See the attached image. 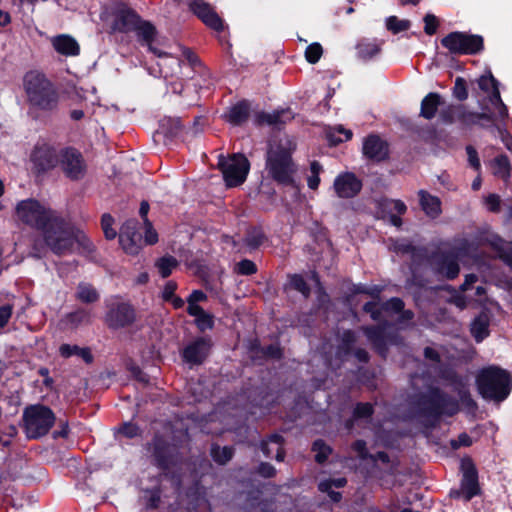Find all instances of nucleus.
<instances>
[{"label": "nucleus", "instance_id": "39", "mask_svg": "<svg viewBox=\"0 0 512 512\" xmlns=\"http://www.w3.org/2000/svg\"><path fill=\"white\" fill-rule=\"evenodd\" d=\"M455 391L457 392L460 402L464 408L469 411H474L477 408L476 402L471 397L467 386L462 381L455 383Z\"/></svg>", "mask_w": 512, "mask_h": 512}, {"label": "nucleus", "instance_id": "25", "mask_svg": "<svg viewBox=\"0 0 512 512\" xmlns=\"http://www.w3.org/2000/svg\"><path fill=\"white\" fill-rule=\"evenodd\" d=\"M363 153L372 160L382 161L388 156V145L380 137L371 135L364 141Z\"/></svg>", "mask_w": 512, "mask_h": 512}, {"label": "nucleus", "instance_id": "29", "mask_svg": "<svg viewBox=\"0 0 512 512\" xmlns=\"http://www.w3.org/2000/svg\"><path fill=\"white\" fill-rule=\"evenodd\" d=\"M420 206L429 217L436 218L441 213V202L425 190L418 191Z\"/></svg>", "mask_w": 512, "mask_h": 512}, {"label": "nucleus", "instance_id": "6", "mask_svg": "<svg viewBox=\"0 0 512 512\" xmlns=\"http://www.w3.org/2000/svg\"><path fill=\"white\" fill-rule=\"evenodd\" d=\"M25 88L31 105L51 110L58 102L57 93L50 81L42 74L30 72L25 76Z\"/></svg>", "mask_w": 512, "mask_h": 512}, {"label": "nucleus", "instance_id": "56", "mask_svg": "<svg viewBox=\"0 0 512 512\" xmlns=\"http://www.w3.org/2000/svg\"><path fill=\"white\" fill-rule=\"evenodd\" d=\"M424 22H425V27H424L425 33L428 35H433L436 32L437 26H438L437 18L433 14H427L424 17Z\"/></svg>", "mask_w": 512, "mask_h": 512}, {"label": "nucleus", "instance_id": "5", "mask_svg": "<svg viewBox=\"0 0 512 512\" xmlns=\"http://www.w3.org/2000/svg\"><path fill=\"white\" fill-rule=\"evenodd\" d=\"M56 214L57 211L34 198L19 201L14 211V217L18 223H22L39 232L46 227Z\"/></svg>", "mask_w": 512, "mask_h": 512}, {"label": "nucleus", "instance_id": "58", "mask_svg": "<svg viewBox=\"0 0 512 512\" xmlns=\"http://www.w3.org/2000/svg\"><path fill=\"white\" fill-rule=\"evenodd\" d=\"M373 413V407L369 403H360L354 410V415L358 418H365L371 416Z\"/></svg>", "mask_w": 512, "mask_h": 512}, {"label": "nucleus", "instance_id": "47", "mask_svg": "<svg viewBox=\"0 0 512 512\" xmlns=\"http://www.w3.org/2000/svg\"><path fill=\"white\" fill-rule=\"evenodd\" d=\"M358 54L362 59H371L380 52V47L376 43H361L357 47Z\"/></svg>", "mask_w": 512, "mask_h": 512}, {"label": "nucleus", "instance_id": "53", "mask_svg": "<svg viewBox=\"0 0 512 512\" xmlns=\"http://www.w3.org/2000/svg\"><path fill=\"white\" fill-rule=\"evenodd\" d=\"M454 96L460 100H466L468 97V91L466 87V81L462 77H457L453 89Z\"/></svg>", "mask_w": 512, "mask_h": 512}, {"label": "nucleus", "instance_id": "16", "mask_svg": "<svg viewBox=\"0 0 512 512\" xmlns=\"http://www.w3.org/2000/svg\"><path fill=\"white\" fill-rule=\"evenodd\" d=\"M190 10L202 20V22L216 31L223 30V21L214 11L213 7L204 0H190Z\"/></svg>", "mask_w": 512, "mask_h": 512}, {"label": "nucleus", "instance_id": "18", "mask_svg": "<svg viewBox=\"0 0 512 512\" xmlns=\"http://www.w3.org/2000/svg\"><path fill=\"white\" fill-rule=\"evenodd\" d=\"M149 449L152 451V456L158 467L168 469L175 463V447L167 443L162 437L156 436Z\"/></svg>", "mask_w": 512, "mask_h": 512}, {"label": "nucleus", "instance_id": "42", "mask_svg": "<svg viewBox=\"0 0 512 512\" xmlns=\"http://www.w3.org/2000/svg\"><path fill=\"white\" fill-rule=\"evenodd\" d=\"M494 245L499 258L512 268V242L499 239Z\"/></svg>", "mask_w": 512, "mask_h": 512}, {"label": "nucleus", "instance_id": "59", "mask_svg": "<svg viewBox=\"0 0 512 512\" xmlns=\"http://www.w3.org/2000/svg\"><path fill=\"white\" fill-rule=\"evenodd\" d=\"M393 249L397 253L401 254H410L413 253L415 247L408 241H397L393 245Z\"/></svg>", "mask_w": 512, "mask_h": 512}, {"label": "nucleus", "instance_id": "36", "mask_svg": "<svg viewBox=\"0 0 512 512\" xmlns=\"http://www.w3.org/2000/svg\"><path fill=\"white\" fill-rule=\"evenodd\" d=\"M59 351L63 357L77 355L80 358H82L86 363H90L93 360V356L88 348H81L77 345L63 344L60 346Z\"/></svg>", "mask_w": 512, "mask_h": 512}, {"label": "nucleus", "instance_id": "54", "mask_svg": "<svg viewBox=\"0 0 512 512\" xmlns=\"http://www.w3.org/2000/svg\"><path fill=\"white\" fill-rule=\"evenodd\" d=\"M195 323L201 331L211 329L214 325L212 315L205 311L195 318Z\"/></svg>", "mask_w": 512, "mask_h": 512}, {"label": "nucleus", "instance_id": "55", "mask_svg": "<svg viewBox=\"0 0 512 512\" xmlns=\"http://www.w3.org/2000/svg\"><path fill=\"white\" fill-rule=\"evenodd\" d=\"M236 271L242 275L254 274L257 270L254 262L248 259H244L236 264Z\"/></svg>", "mask_w": 512, "mask_h": 512}, {"label": "nucleus", "instance_id": "9", "mask_svg": "<svg viewBox=\"0 0 512 512\" xmlns=\"http://www.w3.org/2000/svg\"><path fill=\"white\" fill-rule=\"evenodd\" d=\"M442 45L452 53L475 54L482 50L483 39L478 35L452 32L441 40Z\"/></svg>", "mask_w": 512, "mask_h": 512}, {"label": "nucleus", "instance_id": "44", "mask_svg": "<svg viewBox=\"0 0 512 512\" xmlns=\"http://www.w3.org/2000/svg\"><path fill=\"white\" fill-rule=\"evenodd\" d=\"M68 319L75 327L79 325H88L92 322V316L89 311L80 309L69 314Z\"/></svg>", "mask_w": 512, "mask_h": 512}, {"label": "nucleus", "instance_id": "13", "mask_svg": "<svg viewBox=\"0 0 512 512\" xmlns=\"http://www.w3.org/2000/svg\"><path fill=\"white\" fill-rule=\"evenodd\" d=\"M461 470L463 473L461 487L464 494V500L470 501L480 492L478 473L471 458L462 459Z\"/></svg>", "mask_w": 512, "mask_h": 512}, {"label": "nucleus", "instance_id": "33", "mask_svg": "<svg viewBox=\"0 0 512 512\" xmlns=\"http://www.w3.org/2000/svg\"><path fill=\"white\" fill-rule=\"evenodd\" d=\"M489 318L486 314H481L471 324V333L477 342H481L488 336Z\"/></svg>", "mask_w": 512, "mask_h": 512}, {"label": "nucleus", "instance_id": "20", "mask_svg": "<svg viewBox=\"0 0 512 512\" xmlns=\"http://www.w3.org/2000/svg\"><path fill=\"white\" fill-rule=\"evenodd\" d=\"M356 335L352 331H345L341 338V343L338 346L337 355L344 359L350 354H353L356 359L360 362H368L369 354L363 348H355L356 344Z\"/></svg>", "mask_w": 512, "mask_h": 512}, {"label": "nucleus", "instance_id": "12", "mask_svg": "<svg viewBox=\"0 0 512 512\" xmlns=\"http://www.w3.org/2000/svg\"><path fill=\"white\" fill-rule=\"evenodd\" d=\"M136 220H128L120 230L119 241L123 250L131 255L137 254L142 247V235L137 229Z\"/></svg>", "mask_w": 512, "mask_h": 512}, {"label": "nucleus", "instance_id": "1", "mask_svg": "<svg viewBox=\"0 0 512 512\" xmlns=\"http://www.w3.org/2000/svg\"><path fill=\"white\" fill-rule=\"evenodd\" d=\"M41 235L45 245L59 256L72 253L90 255L95 251L93 243L84 232L58 212L41 231Z\"/></svg>", "mask_w": 512, "mask_h": 512}, {"label": "nucleus", "instance_id": "63", "mask_svg": "<svg viewBox=\"0 0 512 512\" xmlns=\"http://www.w3.org/2000/svg\"><path fill=\"white\" fill-rule=\"evenodd\" d=\"M450 443L452 448L457 449L461 446H470L472 444V439L468 434L462 433L458 436L457 440H451Z\"/></svg>", "mask_w": 512, "mask_h": 512}, {"label": "nucleus", "instance_id": "23", "mask_svg": "<svg viewBox=\"0 0 512 512\" xmlns=\"http://www.w3.org/2000/svg\"><path fill=\"white\" fill-rule=\"evenodd\" d=\"M362 184L354 174L345 173L334 181V189L340 198H352L361 190Z\"/></svg>", "mask_w": 512, "mask_h": 512}, {"label": "nucleus", "instance_id": "30", "mask_svg": "<svg viewBox=\"0 0 512 512\" xmlns=\"http://www.w3.org/2000/svg\"><path fill=\"white\" fill-rule=\"evenodd\" d=\"M441 105V96L438 93L431 92L421 101L420 116L430 120L435 117L438 107Z\"/></svg>", "mask_w": 512, "mask_h": 512}, {"label": "nucleus", "instance_id": "51", "mask_svg": "<svg viewBox=\"0 0 512 512\" xmlns=\"http://www.w3.org/2000/svg\"><path fill=\"white\" fill-rule=\"evenodd\" d=\"M113 218L109 214H104L101 219V225L106 239L112 240L116 237L117 233L112 228Z\"/></svg>", "mask_w": 512, "mask_h": 512}, {"label": "nucleus", "instance_id": "2", "mask_svg": "<svg viewBox=\"0 0 512 512\" xmlns=\"http://www.w3.org/2000/svg\"><path fill=\"white\" fill-rule=\"evenodd\" d=\"M295 143L287 136L269 143L266 154V170L268 175L278 184L295 185L297 166L292 159Z\"/></svg>", "mask_w": 512, "mask_h": 512}, {"label": "nucleus", "instance_id": "24", "mask_svg": "<svg viewBox=\"0 0 512 512\" xmlns=\"http://www.w3.org/2000/svg\"><path fill=\"white\" fill-rule=\"evenodd\" d=\"M404 307V302L400 298H391L390 300L379 303L378 301L367 302L363 309L366 313L370 314L371 318L375 321L382 320L383 311H401Z\"/></svg>", "mask_w": 512, "mask_h": 512}, {"label": "nucleus", "instance_id": "14", "mask_svg": "<svg viewBox=\"0 0 512 512\" xmlns=\"http://www.w3.org/2000/svg\"><path fill=\"white\" fill-rule=\"evenodd\" d=\"M362 330L373 345L374 349L382 356L386 355L388 344L398 345L401 343V340L397 335L387 336L386 324L363 327Z\"/></svg>", "mask_w": 512, "mask_h": 512}, {"label": "nucleus", "instance_id": "22", "mask_svg": "<svg viewBox=\"0 0 512 512\" xmlns=\"http://www.w3.org/2000/svg\"><path fill=\"white\" fill-rule=\"evenodd\" d=\"M435 271L447 278L454 279L460 272L458 258L453 253H440L434 259Z\"/></svg>", "mask_w": 512, "mask_h": 512}, {"label": "nucleus", "instance_id": "38", "mask_svg": "<svg viewBox=\"0 0 512 512\" xmlns=\"http://www.w3.org/2000/svg\"><path fill=\"white\" fill-rule=\"evenodd\" d=\"M178 264L179 263L175 257L166 255L156 260L155 267L161 277L166 278L172 273L173 269H175Z\"/></svg>", "mask_w": 512, "mask_h": 512}, {"label": "nucleus", "instance_id": "31", "mask_svg": "<svg viewBox=\"0 0 512 512\" xmlns=\"http://www.w3.org/2000/svg\"><path fill=\"white\" fill-rule=\"evenodd\" d=\"M249 110L250 107L247 102H240L231 108L229 113L226 115L227 120L234 125H239L247 120Z\"/></svg>", "mask_w": 512, "mask_h": 512}, {"label": "nucleus", "instance_id": "32", "mask_svg": "<svg viewBox=\"0 0 512 512\" xmlns=\"http://www.w3.org/2000/svg\"><path fill=\"white\" fill-rule=\"evenodd\" d=\"M455 110L457 111V119L466 125L476 124L481 119H485L487 121H491L492 119L491 115L488 113L466 111L465 108L461 105L456 106Z\"/></svg>", "mask_w": 512, "mask_h": 512}, {"label": "nucleus", "instance_id": "26", "mask_svg": "<svg viewBox=\"0 0 512 512\" xmlns=\"http://www.w3.org/2000/svg\"><path fill=\"white\" fill-rule=\"evenodd\" d=\"M56 52L64 56H77L80 53L78 42L70 35L61 34L51 38L50 40Z\"/></svg>", "mask_w": 512, "mask_h": 512}, {"label": "nucleus", "instance_id": "8", "mask_svg": "<svg viewBox=\"0 0 512 512\" xmlns=\"http://www.w3.org/2000/svg\"><path fill=\"white\" fill-rule=\"evenodd\" d=\"M218 167L227 186L234 187L245 181L249 171V162L245 156L240 154H234L230 157L220 156Z\"/></svg>", "mask_w": 512, "mask_h": 512}, {"label": "nucleus", "instance_id": "50", "mask_svg": "<svg viewBox=\"0 0 512 512\" xmlns=\"http://www.w3.org/2000/svg\"><path fill=\"white\" fill-rule=\"evenodd\" d=\"M322 47L318 43L310 44L306 51H305V57L309 63H316L319 61L321 55H322Z\"/></svg>", "mask_w": 512, "mask_h": 512}, {"label": "nucleus", "instance_id": "19", "mask_svg": "<svg viewBox=\"0 0 512 512\" xmlns=\"http://www.w3.org/2000/svg\"><path fill=\"white\" fill-rule=\"evenodd\" d=\"M31 160L39 172L55 167L59 161L56 150L46 143L35 146L31 154Z\"/></svg>", "mask_w": 512, "mask_h": 512}, {"label": "nucleus", "instance_id": "7", "mask_svg": "<svg viewBox=\"0 0 512 512\" xmlns=\"http://www.w3.org/2000/svg\"><path fill=\"white\" fill-rule=\"evenodd\" d=\"M23 425L26 436L37 439L46 435L55 422V414L44 405H30L23 411Z\"/></svg>", "mask_w": 512, "mask_h": 512}, {"label": "nucleus", "instance_id": "61", "mask_svg": "<svg viewBox=\"0 0 512 512\" xmlns=\"http://www.w3.org/2000/svg\"><path fill=\"white\" fill-rule=\"evenodd\" d=\"M119 432L128 438H133L138 435L139 428L135 424L128 422L120 427Z\"/></svg>", "mask_w": 512, "mask_h": 512}, {"label": "nucleus", "instance_id": "21", "mask_svg": "<svg viewBox=\"0 0 512 512\" xmlns=\"http://www.w3.org/2000/svg\"><path fill=\"white\" fill-rule=\"evenodd\" d=\"M140 20V16L134 10L123 6L115 12L112 29L123 33L131 32L134 31L137 24L139 25Z\"/></svg>", "mask_w": 512, "mask_h": 512}, {"label": "nucleus", "instance_id": "17", "mask_svg": "<svg viewBox=\"0 0 512 512\" xmlns=\"http://www.w3.org/2000/svg\"><path fill=\"white\" fill-rule=\"evenodd\" d=\"M211 346L212 343L209 338H197L184 348L182 357L189 364L200 365L208 357Z\"/></svg>", "mask_w": 512, "mask_h": 512}, {"label": "nucleus", "instance_id": "35", "mask_svg": "<svg viewBox=\"0 0 512 512\" xmlns=\"http://www.w3.org/2000/svg\"><path fill=\"white\" fill-rule=\"evenodd\" d=\"M266 240V236L263 233V231L259 228H250L247 230L245 238H244V245L249 250H256L258 249Z\"/></svg>", "mask_w": 512, "mask_h": 512}, {"label": "nucleus", "instance_id": "45", "mask_svg": "<svg viewBox=\"0 0 512 512\" xmlns=\"http://www.w3.org/2000/svg\"><path fill=\"white\" fill-rule=\"evenodd\" d=\"M313 451L316 452V455H315V460L316 462L322 464L324 463L328 456L330 455L331 453V448L325 444L324 441L322 440H316L314 443H313V447H312Z\"/></svg>", "mask_w": 512, "mask_h": 512}, {"label": "nucleus", "instance_id": "34", "mask_svg": "<svg viewBox=\"0 0 512 512\" xmlns=\"http://www.w3.org/2000/svg\"><path fill=\"white\" fill-rule=\"evenodd\" d=\"M493 174L497 177L507 180L510 177L511 164L506 155H499L491 162Z\"/></svg>", "mask_w": 512, "mask_h": 512}, {"label": "nucleus", "instance_id": "11", "mask_svg": "<svg viewBox=\"0 0 512 512\" xmlns=\"http://www.w3.org/2000/svg\"><path fill=\"white\" fill-rule=\"evenodd\" d=\"M135 310L127 303H115L109 306L105 323L110 329H120L134 323Z\"/></svg>", "mask_w": 512, "mask_h": 512}, {"label": "nucleus", "instance_id": "10", "mask_svg": "<svg viewBox=\"0 0 512 512\" xmlns=\"http://www.w3.org/2000/svg\"><path fill=\"white\" fill-rule=\"evenodd\" d=\"M60 164L65 175L71 180H79L85 176L86 163L82 154L74 148L62 151Z\"/></svg>", "mask_w": 512, "mask_h": 512}, {"label": "nucleus", "instance_id": "27", "mask_svg": "<svg viewBox=\"0 0 512 512\" xmlns=\"http://www.w3.org/2000/svg\"><path fill=\"white\" fill-rule=\"evenodd\" d=\"M293 119V113L289 109H283L272 113L260 112L256 115L255 122L258 125H270L280 127Z\"/></svg>", "mask_w": 512, "mask_h": 512}, {"label": "nucleus", "instance_id": "52", "mask_svg": "<svg viewBox=\"0 0 512 512\" xmlns=\"http://www.w3.org/2000/svg\"><path fill=\"white\" fill-rule=\"evenodd\" d=\"M490 102L495 107L496 113L499 118L503 119L508 116V110L501 100L500 92L496 91L495 96H490Z\"/></svg>", "mask_w": 512, "mask_h": 512}, {"label": "nucleus", "instance_id": "62", "mask_svg": "<svg viewBox=\"0 0 512 512\" xmlns=\"http://www.w3.org/2000/svg\"><path fill=\"white\" fill-rule=\"evenodd\" d=\"M455 108L456 106H450L448 109L441 111L440 118L444 123L451 124L454 122L455 117H457Z\"/></svg>", "mask_w": 512, "mask_h": 512}, {"label": "nucleus", "instance_id": "48", "mask_svg": "<svg viewBox=\"0 0 512 512\" xmlns=\"http://www.w3.org/2000/svg\"><path fill=\"white\" fill-rule=\"evenodd\" d=\"M290 284L296 291L300 292L304 297L310 295V287L301 275L295 274L290 277Z\"/></svg>", "mask_w": 512, "mask_h": 512}, {"label": "nucleus", "instance_id": "60", "mask_svg": "<svg viewBox=\"0 0 512 512\" xmlns=\"http://www.w3.org/2000/svg\"><path fill=\"white\" fill-rule=\"evenodd\" d=\"M466 152H467V155H468L469 164L475 170H479L480 167H481V164H480V160H479L478 153H477L476 149L474 147H472V146H467L466 147Z\"/></svg>", "mask_w": 512, "mask_h": 512}, {"label": "nucleus", "instance_id": "4", "mask_svg": "<svg viewBox=\"0 0 512 512\" xmlns=\"http://www.w3.org/2000/svg\"><path fill=\"white\" fill-rule=\"evenodd\" d=\"M479 394L489 401L500 403L510 394L512 377L510 373L497 366H489L480 371L476 379Z\"/></svg>", "mask_w": 512, "mask_h": 512}, {"label": "nucleus", "instance_id": "37", "mask_svg": "<svg viewBox=\"0 0 512 512\" xmlns=\"http://www.w3.org/2000/svg\"><path fill=\"white\" fill-rule=\"evenodd\" d=\"M379 207L383 213L391 216L392 214L402 215L406 212L407 207L401 200L382 199L379 201Z\"/></svg>", "mask_w": 512, "mask_h": 512}, {"label": "nucleus", "instance_id": "57", "mask_svg": "<svg viewBox=\"0 0 512 512\" xmlns=\"http://www.w3.org/2000/svg\"><path fill=\"white\" fill-rule=\"evenodd\" d=\"M145 240L144 242L146 244L152 245L155 244L158 241V235L155 230L152 228L151 222L148 220V218H145Z\"/></svg>", "mask_w": 512, "mask_h": 512}, {"label": "nucleus", "instance_id": "3", "mask_svg": "<svg viewBox=\"0 0 512 512\" xmlns=\"http://www.w3.org/2000/svg\"><path fill=\"white\" fill-rule=\"evenodd\" d=\"M411 405L423 416L438 418L452 416L459 410L458 402L438 387L429 386L425 392L411 398Z\"/></svg>", "mask_w": 512, "mask_h": 512}, {"label": "nucleus", "instance_id": "43", "mask_svg": "<svg viewBox=\"0 0 512 512\" xmlns=\"http://www.w3.org/2000/svg\"><path fill=\"white\" fill-rule=\"evenodd\" d=\"M211 455L219 464H225L232 458L233 449L227 446H213L211 449Z\"/></svg>", "mask_w": 512, "mask_h": 512}, {"label": "nucleus", "instance_id": "46", "mask_svg": "<svg viewBox=\"0 0 512 512\" xmlns=\"http://www.w3.org/2000/svg\"><path fill=\"white\" fill-rule=\"evenodd\" d=\"M386 27L389 31L397 34L410 28L409 20H400L396 16H390L386 21Z\"/></svg>", "mask_w": 512, "mask_h": 512}, {"label": "nucleus", "instance_id": "28", "mask_svg": "<svg viewBox=\"0 0 512 512\" xmlns=\"http://www.w3.org/2000/svg\"><path fill=\"white\" fill-rule=\"evenodd\" d=\"M283 442L284 439L279 434H272L267 440H263L261 442V450L264 456L271 458L273 457V453H275V459L282 461L284 459Z\"/></svg>", "mask_w": 512, "mask_h": 512}, {"label": "nucleus", "instance_id": "41", "mask_svg": "<svg viewBox=\"0 0 512 512\" xmlns=\"http://www.w3.org/2000/svg\"><path fill=\"white\" fill-rule=\"evenodd\" d=\"M479 88L488 94V97L495 96L496 91H499L498 82L490 73L488 75H482L478 79Z\"/></svg>", "mask_w": 512, "mask_h": 512}, {"label": "nucleus", "instance_id": "64", "mask_svg": "<svg viewBox=\"0 0 512 512\" xmlns=\"http://www.w3.org/2000/svg\"><path fill=\"white\" fill-rule=\"evenodd\" d=\"M12 314V307L10 305H3L0 307V328L4 327Z\"/></svg>", "mask_w": 512, "mask_h": 512}, {"label": "nucleus", "instance_id": "49", "mask_svg": "<svg viewBox=\"0 0 512 512\" xmlns=\"http://www.w3.org/2000/svg\"><path fill=\"white\" fill-rule=\"evenodd\" d=\"M161 127H162L163 131L165 132V134H167L171 137L177 136L181 130V124L178 119H171V118L165 119L162 121Z\"/></svg>", "mask_w": 512, "mask_h": 512}, {"label": "nucleus", "instance_id": "15", "mask_svg": "<svg viewBox=\"0 0 512 512\" xmlns=\"http://www.w3.org/2000/svg\"><path fill=\"white\" fill-rule=\"evenodd\" d=\"M138 37V40L142 42L143 44L147 45L149 50L157 55L158 57H164L171 61L172 65L179 68L180 67V61L174 57H171L166 52H162L159 49L155 48L152 45V42L156 36V28L154 25L148 21L140 20L139 25L137 24L134 31Z\"/></svg>", "mask_w": 512, "mask_h": 512}, {"label": "nucleus", "instance_id": "40", "mask_svg": "<svg viewBox=\"0 0 512 512\" xmlns=\"http://www.w3.org/2000/svg\"><path fill=\"white\" fill-rule=\"evenodd\" d=\"M77 299L85 303H93L99 299V294L92 285L81 283L77 288Z\"/></svg>", "mask_w": 512, "mask_h": 512}]
</instances>
